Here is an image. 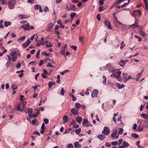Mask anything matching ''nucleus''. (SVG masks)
<instances>
[{
	"mask_svg": "<svg viewBox=\"0 0 148 148\" xmlns=\"http://www.w3.org/2000/svg\"><path fill=\"white\" fill-rule=\"evenodd\" d=\"M16 4V0H11L9 1L8 3V7L10 9H13L14 8Z\"/></svg>",
	"mask_w": 148,
	"mask_h": 148,
	"instance_id": "1",
	"label": "nucleus"
},
{
	"mask_svg": "<svg viewBox=\"0 0 148 148\" xmlns=\"http://www.w3.org/2000/svg\"><path fill=\"white\" fill-rule=\"evenodd\" d=\"M17 54L15 51H12L10 52V55L12 58V60L14 62L16 61L18 58Z\"/></svg>",
	"mask_w": 148,
	"mask_h": 148,
	"instance_id": "2",
	"label": "nucleus"
},
{
	"mask_svg": "<svg viewBox=\"0 0 148 148\" xmlns=\"http://www.w3.org/2000/svg\"><path fill=\"white\" fill-rule=\"evenodd\" d=\"M54 24L52 23H48L45 29L46 30L47 32H50L53 27Z\"/></svg>",
	"mask_w": 148,
	"mask_h": 148,
	"instance_id": "3",
	"label": "nucleus"
},
{
	"mask_svg": "<svg viewBox=\"0 0 148 148\" xmlns=\"http://www.w3.org/2000/svg\"><path fill=\"white\" fill-rule=\"evenodd\" d=\"M110 132L109 129L107 127H105L102 131V133L105 135H108Z\"/></svg>",
	"mask_w": 148,
	"mask_h": 148,
	"instance_id": "4",
	"label": "nucleus"
},
{
	"mask_svg": "<svg viewBox=\"0 0 148 148\" xmlns=\"http://www.w3.org/2000/svg\"><path fill=\"white\" fill-rule=\"evenodd\" d=\"M141 14V12L139 10H136L134 11L132 13V15L134 17L136 18V17L139 16Z\"/></svg>",
	"mask_w": 148,
	"mask_h": 148,
	"instance_id": "5",
	"label": "nucleus"
},
{
	"mask_svg": "<svg viewBox=\"0 0 148 148\" xmlns=\"http://www.w3.org/2000/svg\"><path fill=\"white\" fill-rule=\"evenodd\" d=\"M130 146V144L127 142L124 141L122 144V145L119 146L118 148H125L126 147H128Z\"/></svg>",
	"mask_w": 148,
	"mask_h": 148,
	"instance_id": "6",
	"label": "nucleus"
},
{
	"mask_svg": "<svg viewBox=\"0 0 148 148\" xmlns=\"http://www.w3.org/2000/svg\"><path fill=\"white\" fill-rule=\"evenodd\" d=\"M69 11H76L77 10V8L75 4H69Z\"/></svg>",
	"mask_w": 148,
	"mask_h": 148,
	"instance_id": "7",
	"label": "nucleus"
},
{
	"mask_svg": "<svg viewBox=\"0 0 148 148\" xmlns=\"http://www.w3.org/2000/svg\"><path fill=\"white\" fill-rule=\"evenodd\" d=\"M98 91L97 89H94L92 92L91 97L93 98L96 97L98 94Z\"/></svg>",
	"mask_w": 148,
	"mask_h": 148,
	"instance_id": "8",
	"label": "nucleus"
},
{
	"mask_svg": "<svg viewBox=\"0 0 148 148\" xmlns=\"http://www.w3.org/2000/svg\"><path fill=\"white\" fill-rule=\"evenodd\" d=\"M71 112L74 115H77L78 114V111L76 110L75 108H72L71 109Z\"/></svg>",
	"mask_w": 148,
	"mask_h": 148,
	"instance_id": "9",
	"label": "nucleus"
},
{
	"mask_svg": "<svg viewBox=\"0 0 148 148\" xmlns=\"http://www.w3.org/2000/svg\"><path fill=\"white\" fill-rule=\"evenodd\" d=\"M30 43L31 42L28 39L22 45V47L23 48L25 49L26 48Z\"/></svg>",
	"mask_w": 148,
	"mask_h": 148,
	"instance_id": "10",
	"label": "nucleus"
},
{
	"mask_svg": "<svg viewBox=\"0 0 148 148\" xmlns=\"http://www.w3.org/2000/svg\"><path fill=\"white\" fill-rule=\"evenodd\" d=\"M22 28H23V29L25 30H26L29 29V23H27L25 24L24 25H23L20 28V29Z\"/></svg>",
	"mask_w": 148,
	"mask_h": 148,
	"instance_id": "11",
	"label": "nucleus"
},
{
	"mask_svg": "<svg viewBox=\"0 0 148 148\" xmlns=\"http://www.w3.org/2000/svg\"><path fill=\"white\" fill-rule=\"evenodd\" d=\"M139 27L138 25L136 23V21H135V23L130 25L129 27L132 29H134L135 28H137Z\"/></svg>",
	"mask_w": 148,
	"mask_h": 148,
	"instance_id": "12",
	"label": "nucleus"
},
{
	"mask_svg": "<svg viewBox=\"0 0 148 148\" xmlns=\"http://www.w3.org/2000/svg\"><path fill=\"white\" fill-rule=\"evenodd\" d=\"M43 73L42 74V76L43 78L46 79L47 77L46 75L47 74V71L45 69H43Z\"/></svg>",
	"mask_w": 148,
	"mask_h": 148,
	"instance_id": "13",
	"label": "nucleus"
},
{
	"mask_svg": "<svg viewBox=\"0 0 148 148\" xmlns=\"http://www.w3.org/2000/svg\"><path fill=\"white\" fill-rule=\"evenodd\" d=\"M34 8L35 10H38L39 9V10L40 12H43V10L40 5L37 4L35 5L34 6Z\"/></svg>",
	"mask_w": 148,
	"mask_h": 148,
	"instance_id": "14",
	"label": "nucleus"
},
{
	"mask_svg": "<svg viewBox=\"0 0 148 148\" xmlns=\"http://www.w3.org/2000/svg\"><path fill=\"white\" fill-rule=\"evenodd\" d=\"M117 130H114L111 134V136L112 138H116V135L117 133Z\"/></svg>",
	"mask_w": 148,
	"mask_h": 148,
	"instance_id": "15",
	"label": "nucleus"
},
{
	"mask_svg": "<svg viewBox=\"0 0 148 148\" xmlns=\"http://www.w3.org/2000/svg\"><path fill=\"white\" fill-rule=\"evenodd\" d=\"M125 63V62L123 60H121L118 63V64L122 67H124Z\"/></svg>",
	"mask_w": 148,
	"mask_h": 148,
	"instance_id": "16",
	"label": "nucleus"
},
{
	"mask_svg": "<svg viewBox=\"0 0 148 148\" xmlns=\"http://www.w3.org/2000/svg\"><path fill=\"white\" fill-rule=\"evenodd\" d=\"M21 103H18V105L16 107V109L18 110H19L21 112H23L24 110V108H22V109H21Z\"/></svg>",
	"mask_w": 148,
	"mask_h": 148,
	"instance_id": "17",
	"label": "nucleus"
},
{
	"mask_svg": "<svg viewBox=\"0 0 148 148\" xmlns=\"http://www.w3.org/2000/svg\"><path fill=\"white\" fill-rule=\"evenodd\" d=\"M68 117L67 115H65L63 117V120L64 123H67L68 121Z\"/></svg>",
	"mask_w": 148,
	"mask_h": 148,
	"instance_id": "18",
	"label": "nucleus"
},
{
	"mask_svg": "<svg viewBox=\"0 0 148 148\" xmlns=\"http://www.w3.org/2000/svg\"><path fill=\"white\" fill-rule=\"evenodd\" d=\"M97 137L99 138L101 141L104 140V138L105 137V135H103L101 134L97 136Z\"/></svg>",
	"mask_w": 148,
	"mask_h": 148,
	"instance_id": "19",
	"label": "nucleus"
},
{
	"mask_svg": "<svg viewBox=\"0 0 148 148\" xmlns=\"http://www.w3.org/2000/svg\"><path fill=\"white\" fill-rule=\"evenodd\" d=\"M116 86L119 89H122L124 88L125 86L123 84H120L117 83L116 84Z\"/></svg>",
	"mask_w": 148,
	"mask_h": 148,
	"instance_id": "20",
	"label": "nucleus"
},
{
	"mask_svg": "<svg viewBox=\"0 0 148 148\" xmlns=\"http://www.w3.org/2000/svg\"><path fill=\"white\" fill-rule=\"evenodd\" d=\"M45 44L46 45V47L50 48L53 47L52 45H51V42H49L48 41H46L45 42Z\"/></svg>",
	"mask_w": 148,
	"mask_h": 148,
	"instance_id": "21",
	"label": "nucleus"
},
{
	"mask_svg": "<svg viewBox=\"0 0 148 148\" xmlns=\"http://www.w3.org/2000/svg\"><path fill=\"white\" fill-rule=\"evenodd\" d=\"M76 120L78 123H80L82 120V118L81 117L79 116L76 118Z\"/></svg>",
	"mask_w": 148,
	"mask_h": 148,
	"instance_id": "22",
	"label": "nucleus"
},
{
	"mask_svg": "<svg viewBox=\"0 0 148 148\" xmlns=\"http://www.w3.org/2000/svg\"><path fill=\"white\" fill-rule=\"evenodd\" d=\"M56 83L55 82H49L48 84L49 88H50L53 85H55Z\"/></svg>",
	"mask_w": 148,
	"mask_h": 148,
	"instance_id": "23",
	"label": "nucleus"
},
{
	"mask_svg": "<svg viewBox=\"0 0 148 148\" xmlns=\"http://www.w3.org/2000/svg\"><path fill=\"white\" fill-rule=\"evenodd\" d=\"M32 109V108H28V113L29 114V116L30 118H31V114H32L33 112Z\"/></svg>",
	"mask_w": 148,
	"mask_h": 148,
	"instance_id": "24",
	"label": "nucleus"
},
{
	"mask_svg": "<svg viewBox=\"0 0 148 148\" xmlns=\"http://www.w3.org/2000/svg\"><path fill=\"white\" fill-rule=\"evenodd\" d=\"M115 73L119 77L121 75V72L119 71V69H117L115 70Z\"/></svg>",
	"mask_w": 148,
	"mask_h": 148,
	"instance_id": "25",
	"label": "nucleus"
},
{
	"mask_svg": "<svg viewBox=\"0 0 148 148\" xmlns=\"http://www.w3.org/2000/svg\"><path fill=\"white\" fill-rule=\"evenodd\" d=\"M74 145L75 148H77L79 147H81V145L79 144L78 142H75L74 143Z\"/></svg>",
	"mask_w": 148,
	"mask_h": 148,
	"instance_id": "26",
	"label": "nucleus"
},
{
	"mask_svg": "<svg viewBox=\"0 0 148 148\" xmlns=\"http://www.w3.org/2000/svg\"><path fill=\"white\" fill-rule=\"evenodd\" d=\"M140 116L144 119H148V115L147 114H140Z\"/></svg>",
	"mask_w": 148,
	"mask_h": 148,
	"instance_id": "27",
	"label": "nucleus"
},
{
	"mask_svg": "<svg viewBox=\"0 0 148 148\" xmlns=\"http://www.w3.org/2000/svg\"><path fill=\"white\" fill-rule=\"evenodd\" d=\"M75 105V107L77 109H79L81 107V105L79 103H76Z\"/></svg>",
	"mask_w": 148,
	"mask_h": 148,
	"instance_id": "28",
	"label": "nucleus"
},
{
	"mask_svg": "<svg viewBox=\"0 0 148 148\" xmlns=\"http://www.w3.org/2000/svg\"><path fill=\"white\" fill-rule=\"evenodd\" d=\"M25 36H23L20 38H19L18 39V41L21 42H23L25 39Z\"/></svg>",
	"mask_w": 148,
	"mask_h": 148,
	"instance_id": "29",
	"label": "nucleus"
},
{
	"mask_svg": "<svg viewBox=\"0 0 148 148\" xmlns=\"http://www.w3.org/2000/svg\"><path fill=\"white\" fill-rule=\"evenodd\" d=\"M139 33L140 34L142 35L143 37H144L147 35V34L145 32L143 31H140Z\"/></svg>",
	"mask_w": 148,
	"mask_h": 148,
	"instance_id": "30",
	"label": "nucleus"
},
{
	"mask_svg": "<svg viewBox=\"0 0 148 148\" xmlns=\"http://www.w3.org/2000/svg\"><path fill=\"white\" fill-rule=\"evenodd\" d=\"M11 24V22H10L5 21L4 23V26L5 27H7L8 26L10 25Z\"/></svg>",
	"mask_w": 148,
	"mask_h": 148,
	"instance_id": "31",
	"label": "nucleus"
},
{
	"mask_svg": "<svg viewBox=\"0 0 148 148\" xmlns=\"http://www.w3.org/2000/svg\"><path fill=\"white\" fill-rule=\"evenodd\" d=\"M12 89L14 90L17 89L18 88V86L16 85L13 84L11 86Z\"/></svg>",
	"mask_w": 148,
	"mask_h": 148,
	"instance_id": "32",
	"label": "nucleus"
},
{
	"mask_svg": "<svg viewBox=\"0 0 148 148\" xmlns=\"http://www.w3.org/2000/svg\"><path fill=\"white\" fill-rule=\"evenodd\" d=\"M121 2L119 0H117L116 1L114 4L113 5V6H116L117 5H119L120 4Z\"/></svg>",
	"mask_w": 148,
	"mask_h": 148,
	"instance_id": "33",
	"label": "nucleus"
},
{
	"mask_svg": "<svg viewBox=\"0 0 148 148\" xmlns=\"http://www.w3.org/2000/svg\"><path fill=\"white\" fill-rule=\"evenodd\" d=\"M76 15V14L75 12H73L71 13L70 15V16L71 17V18H72L71 19L73 20V19L74 18V17Z\"/></svg>",
	"mask_w": 148,
	"mask_h": 148,
	"instance_id": "34",
	"label": "nucleus"
},
{
	"mask_svg": "<svg viewBox=\"0 0 148 148\" xmlns=\"http://www.w3.org/2000/svg\"><path fill=\"white\" fill-rule=\"evenodd\" d=\"M123 75V78L124 79V80H125V79L127 78V74L126 73H122Z\"/></svg>",
	"mask_w": 148,
	"mask_h": 148,
	"instance_id": "35",
	"label": "nucleus"
},
{
	"mask_svg": "<svg viewBox=\"0 0 148 148\" xmlns=\"http://www.w3.org/2000/svg\"><path fill=\"white\" fill-rule=\"evenodd\" d=\"M131 136L134 138H136L138 137V135L135 133L132 134L131 135Z\"/></svg>",
	"mask_w": 148,
	"mask_h": 148,
	"instance_id": "36",
	"label": "nucleus"
},
{
	"mask_svg": "<svg viewBox=\"0 0 148 148\" xmlns=\"http://www.w3.org/2000/svg\"><path fill=\"white\" fill-rule=\"evenodd\" d=\"M103 80L102 81V83L104 84H106V76L103 75Z\"/></svg>",
	"mask_w": 148,
	"mask_h": 148,
	"instance_id": "37",
	"label": "nucleus"
},
{
	"mask_svg": "<svg viewBox=\"0 0 148 148\" xmlns=\"http://www.w3.org/2000/svg\"><path fill=\"white\" fill-rule=\"evenodd\" d=\"M21 19L22 20L26 18V16L25 15L21 14L19 15V16Z\"/></svg>",
	"mask_w": 148,
	"mask_h": 148,
	"instance_id": "38",
	"label": "nucleus"
},
{
	"mask_svg": "<svg viewBox=\"0 0 148 148\" xmlns=\"http://www.w3.org/2000/svg\"><path fill=\"white\" fill-rule=\"evenodd\" d=\"M134 37L138 39V42H140L142 41V39L141 37L138 36L137 35H134Z\"/></svg>",
	"mask_w": 148,
	"mask_h": 148,
	"instance_id": "39",
	"label": "nucleus"
},
{
	"mask_svg": "<svg viewBox=\"0 0 148 148\" xmlns=\"http://www.w3.org/2000/svg\"><path fill=\"white\" fill-rule=\"evenodd\" d=\"M123 128H120L119 129V130L118 132V134L119 135H121L123 133Z\"/></svg>",
	"mask_w": 148,
	"mask_h": 148,
	"instance_id": "40",
	"label": "nucleus"
},
{
	"mask_svg": "<svg viewBox=\"0 0 148 148\" xmlns=\"http://www.w3.org/2000/svg\"><path fill=\"white\" fill-rule=\"evenodd\" d=\"M146 7V9L148 10V0H147L144 2Z\"/></svg>",
	"mask_w": 148,
	"mask_h": 148,
	"instance_id": "41",
	"label": "nucleus"
},
{
	"mask_svg": "<svg viewBox=\"0 0 148 148\" xmlns=\"http://www.w3.org/2000/svg\"><path fill=\"white\" fill-rule=\"evenodd\" d=\"M110 76L112 77H114L115 79H117V78H118L119 77V76L117 75L116 74H111L110 75Z\"/></svg>",
	"mask_w": 148,
	"mask_h": 148,
	"instance_id": "42",
	"label": "nucleus"
},
{
	"mask_svg": "<svg viewBox=\"0 0 148 148\" xmlns=\"http://www.w3.org/2000/svg\"><path fill=\"white\" fill-rule=\"evenodd\" d=\"M69 70H68V69H66V70H64V71H63L61 72L60 73V74L62 75H63L65 73H67L69 72Z\"/></svg>",
	"mask_w": 148,
	"mask_h": 148,
	"instance_id": "43",
	"label": "nucleus"
},
{
	"mask_svg": "<svg viewBox=\"0 0 148 148\" xmlns=\"http://www.w3.org/2000/svg\"><path fill=\"white\" fill-rule=\"evenodd\" d=\"M3 20H1L0 21V28L3 29L4 28V27L2 24L3 23Z\"/></svg>",
	"mask_w": 148,
	"mask_h": 148,
	"instance_id": "44",
	"label": "nucleus"
},
{
	"mask_svg": "<svg viewBox=\"0 0 148 148\" xmlns=\"http://www.w3.org/2000/svg\"><path fill=\"white\" fill-rule=\"evenodd\" d=\"M74 131H75L76 134H78L79 133H80L81 132V129L80 128H79V129H77L75 130Z\"/></svg>",
	"mask_w": 148,
	"mask_h": 148,
	"instance_id": "45",
	"label": "nucleus"
},
{
	"mask_svg": "<svg viewBox=\"0 0 148 148\" xmlns=\"http://www.w3.org/2000/svg\"><path fill=\"white\" fill-rule=\"evenodd\" d=\"M123 140L122 138H120L119 140L118 141V145H119L121 144L123 142Z\"/></svg>",
	"mask_w": 148,
	"mask_h": 148,
	"instance_id": "46",
	"label": "nucleus"
},
{
	"mask_svg": "<svg viewBox=\"0 0 148 148\" xmlns=\"http://www.w3.org/2000/svg\"><path fill=\"white\" fill-rule=\"evenodd\" d=\"M64 92L65 91L64 90V88H62L60 91V94H61V95H62V96L64 95Z\"/></svg>",
	"mask_w": 148,
	"mask_h": 148,
	"instance_id": "47",
	"label": "nucleus"
},
{
	"mask_svg": "<svg viewBox=\"0 0 148 148\" xmlns=\"http://www.w3.org/2000/svg\"><path fill=\"white\" fill-rule=\"evenodd\" d=\"M107 26L108 27L109 29H112L111 26L110 24V22L109 21L108 23L107 24Z\"/></svg>",
	"mask_w": 148,
	"mask_h": 148,
	"instance_id": "48",
	"label": "nucleus"
},
{
	"mask_svg": "<svg viewBox=\"0 0 148 148\" xmlns=\"http://www.w3.org/2000/svg\"><path fill=\"white\" fill-rule=\"evenodd\" d=\"M111 143L112 145L114 146H116L118 144V143L116 141L112 142Z\"/></svg>",
	"mask_w": 148,
	"mask_h": 148,
	"instance_id": "49",
	"label": "nucleus"
},
{
	"mask_svg": "<svg viewBox=\"0 0 148 148\" xmlns=\"http://www.w3.org/2000/svg\"><path fill=\"white\" fill-rule=\"evenodd\" d=\"M124 41H123L121 42V46L120 48V49H122L126 45H125V44H124Z\"/></svg>",
	"mask_w": 148,
	"mask_h": 148,
	"instance_id": "50",
	"label": "nucleus"
},
{
	"mask_svg": "<svg viewBox=\"0 0 148 148\" xmlns=\"http://www.w3.org/2000/svg\"><path fill=\"white\" fill-rule=\"evenodd\" d=\"M88 122V121L87 119H84L83 120L82 124L83 125H85Z\"/></svg>",
	"mask_w": 148,
	"mask_h": 148,
	"instance_id": "51",
	"label": "nucleus"
},
{
	"mask_svg": "<svg viewBox=\"0 0 148 148\" xmlns=\"http://www.w3.org/2000/svg\"><path fill=\"white\" fill-rule=\"evenodd\" d=\"M67 148H74L73 145L71 143H70L68 145L67 147Z\"/></svg>",
	"mask_w": 148,
	"mask_h": 148,
	"instance_id": "52",
	"label": "nucleus"
},
{
	"mask_svg": "<svg viewBox=\"0 0 148 148\" xmlns=\"http://www.w3.org/2000/svg\"><path fill=\"white\" fill-rule=\"evenodd\" d=\"M49 9L48 8L47 6H46L44 9V11L45 12H46L49 11Z\"/></svg>",
	"mask_w": 148,
	"mask_h": 148,
	"instance_id": "53",
	"label": "nucleus"
},
{
	"mask_svg": "<svg viewBox=\"0 0 148 148\" xmlns=\"http://www.w3.org/2000/svg\"><path fill=\"white\" fill-rule=\"evenodd\" d=\"M44 64V61L43 60H41L39 63V66H42Z\"/></svg>",
	"mask_w": 148,
	"mask_h": 148,
	"instance_id": "54",
	"label": "nucleus"
},
{
	"mask_svg": "<svg viewBox=\"0 0 148 148\" xmlns=\"http://www.w3.org/2000/svg\"><path fill=\"white\" fill-rule=\"evenodd\" d=\"M38 113H37L36 114H34L32 115H31V118L33 117L34 118H35L37 116H38Z\"/></svg>",
	"mask_w": 148,
	"mask_h": 148,
	"instance_id": "55",
	"label": "nucleus"
},
{
	"mask_svg": "<svg viewBox=\"0 0 148 148\" xmlns=\"http://www.w3.org/2000/svg\"><path fill=\"white\" fill-rule=\"evenodd\" d=\"M65 9L67 10L68 11H69V4H66Z\"/></svg>",
	"mask_w": 148,
	"mask_h": 148,
	"instance_id": "56",
	"label": "nucleus"
},
{
	"mask_svg": "<svg viewBox=\"0 0 148 148\" xmlns=\"http://www.w3.org/2000/svg\"><path fill=\"white\" fill-rule=\"evenodd\" d=\"M40 49H39L38 51L37 54L36 55V57H38V58H39V56L40 54Z\"/></svg>",
	"mask_w": 148,
	"mask_h": 148,
	"instance_id": "57",
	"label": "nucleus"
},
{
	"mask_svg": "<svg viewBox=\"0 0 148 148\" xmlns=\"http://www.w3.org/2000/svg\"><path fill=\"white\" fill-rule=\"evenodd\" d=\"M143 130V128L141 127H140V125H139L138 128V131H139L141 132Z\"/></svg>",
	"mask_w": 148,
	"mask_h": 148,
	"instance_id": "58",
	"label": "nucleus"
},
{
	"mask_svg": "<svg viewBox=\"0 0 148 148\" xmlns=\"http://www.w3.org/2000/svg\"><path fill=\"white\" fill-rule=\"evenodd\" d=\"M97 18L99 21L101 20L100 15V14H98L97 16Z\"/></svg>",
	"mask_w": 148,
	"mask_h": 148,
	"instance_id": "59",
	"label": "nucleus"
},
{
	"mask_svg": "<svg viewBox=\"0 0 148 148\" xmlns=\"http://www.w3.org/2000/svg\"><path fill=\"white\" fill-rule=\"evenodd\" d=\"M72 21H73L72 19H69L68 20H66L65 21V24H66V23H70Z\"/></svg>",
	"mask_w": 148,
	"mask_h": 148,
	"instance_id": "60",
	"label": "nucleus"
},
{
	"mask_svg": "<svg viewBox=\"0 0 148 148\" xmlns=\"http://www.w3.org/2000/svg\"><path fill=\"white\" fill-rule=\"evenodd\" d=\"M99 3L100 5H102L103 3V1L102 0H100L99 1Z\"/></svg>",
	"mask_w": 148,
	"mask_h": 148,
	"instance_id": "61",
	"label": "nucleus"
},
{
	"mask_svg": "<svg viewBox=\"0 0 148 148\" xmlns=\"http://www.w3.org/2000/svg\"><path fill=\"white\" fill-rule=\"evenodd\" d=\"M142 75V73H139L137 74L136 77H137V78L139 79V77Z\"/></svg>",
	"mask_w": 148,
	"mask_h": 148,
	"instance_id": "62",
	"label": "nucleus"
},
{
	"mask_svg": "<svg viewBox=\"0 0 148 148\" xmlns=\"http://www.w3.org/2000/svg\"><path fill=\"white\" fill-rule=\"evenodd\" d=\"M61 53L64 56L65 55V49L64 48L61 51Z\"/></svg>",
	"mask_w": 148,
	"mask_h": 148,
	"instance_id": "63",
	"label": "nucleus"
},
{
	"mask_svg": "<svg viewBox=\"0 0 148 148\" xmlns=\"http://www.w3.org/2000/svg\"><path fill=\"white\" fill-rule=\"evenodd\" d=\"M71 47L73 49L74 51H76L77 48V47L76 46L72 45Z\"/></svg>",
	"mask_w": 148,
	"mask_h": 148,
	"instance_id": "64",
	"label": "nucleus"
}]
</instances>
